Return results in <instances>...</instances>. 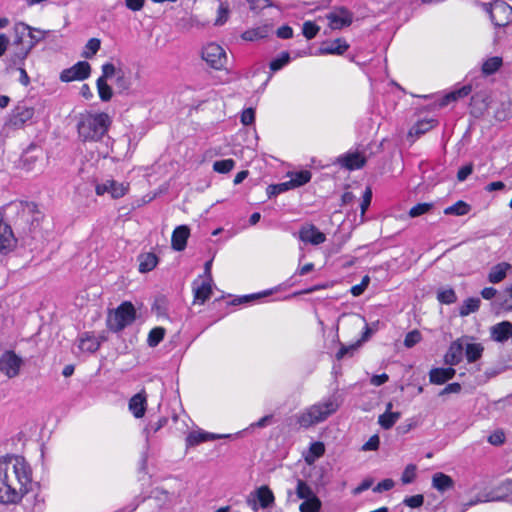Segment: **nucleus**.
Returning <instances> with one entry per match:
<instances>
[{"label":"nucleus","mask_w":512,"mask_h":512,"mask_svg":"<svg viewBox=\"0 0 512 512\" xmlns=\"http://www.w3.org/2000/svg\"><path fill=\"white\" fill-rule=\"evenodd\" d=\"M32 484V470L21 456L0 458V503L16 504L28 493Z\"/></svg>","instance_id":"1"},{"label":"nucleus","mask_w":512,"mask_h":512,"mask_svg":"<svg viewBox=\"0 0 512 512\" xmlns=\"http://www.w3.org/2000/svg\"><path fill=\"white\" fill-rule=\"evenodd\" d=\"M339 407L338 398L329 396L299 412L296 415L297 423L302 428H310L328 419Z\"/></svg>","instance_id":"2"},{"label":"nucleus","mask_w":512,"mask_h":512,"mask_svg":"<svg viewBox=\"0 0 512 512\" xmlns=\"http://www.w3.org/2000/svg\"><path fill=\"white\" fill-rule=\"evenodd\" d=\"M111 122L106 113L87 114L78 123L79 137L83 141H99L107 133Z\"/></svg>","instance_id":"3"},{"label":"nucleus","mask_w":512,"mask_h":512,"mask_svg":"<svg viewBox=\"0 0 512 512\" xmlns=\"http://www.w3.org/2000/svg\"><path fill=\"white\" fill-rule=\"evenodd\" d=\"M136 311L130 302H123L108 315L107 324L110 330L118 332L131 324L135 319Z\"/></svg>","instance_id":"4"},{"label":"nucleus","mask_w":512,"mask_h":512,"mask_svg":"<svg viewBox=\"0 0 512 512\" xmlns=\"http://www.w3.org/2000/svg\"><path fill=\"white\" fill-rule=\"evenodd\" d=\"M23 365L22 357L12 350L4 351L0 356V372L9 379L17 377Z\"/></svg>","instance_id":"5"},{"label":"nucleus","mask_w":512,"mask_h":512,"mask_svg":"<svg viewBox=\"0 0 512 512\" xmlns=\"http://www.w3.org/2000/svg\"><path fill=\"white\" fill-rule=\"evenodd\" d=\"M488 13L495 27L507 28L512 24V7L504 1H495Z\"/></svg>","instance_id":"6"},{"label":"nucleus","mask_w":512,"mask_h":512,"mask_svg":"<svg viewBox=\"0 0 512 512\" xmlns=\"http://www.w3.org/2000/svg\"><path fill=\"white\" fill-rule=\"evenodd\" d=\"M202 59L213 69L221 70L227 63L225 50L216 43L207 44L202 50Z\"/></svg>","instance_id":"7"},{"label":"nucleus","mask_w":512,"mask_h":512,"mask_svg":"<svg viewBox=\"0 0 512 512\" xmlns=\"http://www.w3.org/2000/svg\"><path fill=\"white\" fill-rule=\"evenodd\" d=\"M34 114L35 110L32 106L26 102H19L9 116L8 125L15 129L23 128L32 121Z\"/></svg>","instance_id":"8"},{"label":"nucleus","mask_w":512,"mask_h":512,"mask_svg":"<svg viewBox=\"0 0 512 512\" xmlns=\"http://www.w3.org/2000/svg\"><path fill=\"white\" fill-rule=\"evenodd\" d=\"M91 73V66L86 61H79L68 69H64L60 74L62 82L81 81L87 79Z\"/></svg>","instance_id":"9"},{"label":"nucleus","mask_w":512,"mask_h":512,"mask_svg":"<svg viewBox=\"0 0 512 512\" xmlns=\"http://www.w3.org/2000/svg\"><path fill=\"white\" fill-rule=\"evenodd\" d=\"M96 194L99 196L108 193L112 198L118 199L123 197L128 191V185L108 179L101 184H97L95 188Z\"/></svg>","instance_id":"10"},{"label":"nucleus","mask_w":512,"mask_h":512,"mask_svg":"<svg viewBox=\"0 0 512 512\" xmlns=\"http://www.w3.org/2000/svg\"><path fill=\"white\" fill-rule=\"evenodd\" d=\"M366 161L365 153L360 151H349L337 159L338 164L347 170L360 169L366 164Z\"/></svg>","instance_id":"11"},{"label":"nucleus","mask_w":512,"mask_h":512,"mask_svg":"<svg viewBox=\"0 0 512 512\" xmlns=\"http://www.w3.org/2000/svg\"><path fill=\"white\" fill-rule=\"evenodd\" d=\"M274 500L273 492L267 486H261L249 496L247 503L252 509L256 510V501L259 502L261 508H268L273 505Z\"/></svg>","instance_id":"12"},{"label":"nucleus","mask_w":512,"mask_h":512,"mask_svg":"<svg viewBox=\"0 0 512 512\" xmlns=\"http://www.w3.org/2000/svg\"><path fill=\"white\" fill-rule=\"evenodd\" d=\"M16 238L11 226L4 221L3 213L0 211V253H6L13 249Z\"/></svg>","instance_id":"13"},{"label":"nucleus","mask_w":512,"mask_h":512,"mask_svg":"<svg viewBox=\"0 0 512 512\" xmlns=\"http://www.w3.org/2000/svg\"><path fill=\"white\" fill-rule=\"evenodd\" d=\"M299 239L304 243L319 245L325 242L326 235L313 224H305L299 230Z\"/></svg>","instance_id":"14"},{"label":"nucleus","mask_w":512,"mask_h":512,"mask_svg":"<svg viewBox=\"0 0 512 512\" xmlns=\"http://www.w3.org/2000/svg\"><path fill=\"white\" fill-rule=\"evenodd\" d=\"M331 29L337 30L349 26L352 23V14L346 8H338L327 15Z\"/></svg>","instance_id":"15"},{"label":"nucleus","mask_w":512,"mask_h":512,"mask_svg":"<svg viewBox=\"0 0 512 512\" xmlns=\"http://www.w3.org/2000/svg\"><path fill=\"white\" fill-rule=\"evenodd\" d=\"M15 30L17 33H21V34H23L25 31L28 32V37L30 38V42L27 47L30 50H32L40 41L45 39V37L50 33V31L33 28L23 22L17 23L15 26Z\"/></svg>","instance_id":"16"},{"label":"nucleus","mask_w":512,"mask_h":512,"mask_svg":"<svg viewBox=\"0 0 512 512\" xmlns=\"http://www.w3.org/2000/svg\"><path fill=\"white\" fill-rule=\"evenodd\" d=\"M463 355H464L463 339H457L450 344L448 351L446 352V354L444 356V361L446 364H448L450 366H456L462 361Z\"/></svg>","instance_id":"17"},{"label":"nucleus","mask_w":512,"mask_h":512,"mask_svg":"<svg viewBox=\"0 0 512 512\" xmlns=\"http://www.w3.org/2000/svg\"><path fill=\"white\" fill-rule=\"evenodd\" d=\"M491 339L503 343L512 337V323L509 321H502L493 325L490 328Z\"/></svg>","instance_id":"18"},{"label":"nucleus","mask_w":512,"mask_h":512,"mask_svg":"<svg viewBox=\"0 0 512 512\" xmlns=\"http://www.w3.org/2000/svg\"><path fill=\"white\" fill-rule=\"evenodd\" d=\"M211 279H207L198 284L197 281L193 282V293L194 300L200 304H203L206 300H208L212 294V285Z\"/></svg>","instance_id":"19"},{"label":"nucleus","mask_w":512,"mask_h":512,"mask_svg":"<svg viewBox=\"0 0 512 512\" xmlns=\"http://www.w3.org/2000/svg\"><path fill=\"white\" fill-rule=\"evenodd\" d=\"M455 369L448 368H433L429 372V380L432 384L441 385L451 380L455 376Z\"/></svg>","instance_id":"20"},{"label":"nucleus","mask_w":512,"mask_h":512,"mask_svg":"<svg viewBox=\"0 0 512 512\" xmlns=\"http://www.w3.org/2000/svg\"><path fill=\"white\" fill-rule=\"evenodd\" d=\"M146 406L147 399L144 391L135 394L129 401V410L136 418L144 416Z\"/></svg>","instance_id":"21"},{"label":"nucleus","mask_w":512,"mask_h":512,"mask_svg":"<svg viewBox=\"0 0 512 512\" xmlns=\"http://www.w3.org/2000/svg\"><path fill=\"white\" fill-rule=\"evenodd\" d=\"M190 230L187 226H178L172 234V248L176 251H182L185 249Z\"/></svg>","instance_id":"22"},{"label":"nucleus","mask_w":512,"mask_h":512,"mask_svg":"<svg viewBox=\"0 0 512 512\" xmlns=\"http://www.w3.org/2000/svg\"><path fill=\"white\" fill-rule=\"evenodd\" d=\"M512 269V265L507 262H501L494 265L488 274V281L493 284L500 283L505 279L507 273Z\"/></svg>","instance_id":"23"},{"label":"nucleus","mask_w":512,"mask_h":512,"mask_svg":"<svg viewBox=\"0 0 512 512\" xmlns=\"http://www.w3.org/2000/svg\"><path fill=\"white\" fill-rule=\"evenodd\" d=\"M432 487L443 493L454 487V481L449 475L437 472L432 476Z\"/></svg>","instance_id":"24"},{"label":"nucleus","mask_w":512,"mask_h":512,"mask_svg":"<svg viewBox=\"0 0 512 512\" xmlns=\"http://www.w3.org/2000/svg\"><path fill=\"white\" fill-rule=\"evenodd\" d=\"M349 48V45L347 42L341 38H338L332 42L325 43L322 45V47L319 49L320 54H337L341 55L347 49Z\"/></svg>","instance_id":"25"},{"label":"nucleus","mask_w":512,"mask_h":512,"mask_svg":"<svg viewBox=\"0 0 512 512\" xmlns=\"http://www.w3.org/2000/svg\"><path fill=\"white\" fill-rule=\"evenodd\" d=\"M221 437H222L221 435L208 433V432H204V431H193L188 434V436L186 438V444H187V446H196L200 443L212 441L215 439H219Z\"/></svg>","instance_id":"26"},{"label":"nucleus","mask_w":512,"mask_h":512,"mask_svg":"<svg viewBox=\"0 0 512 512\" xmlns=\"http://www.w3.org/2000/svg\"><path fill=\"white\" fill-rule=\"evenodd\" d=\"M470 92H471V86L464 85L461 88L451 91V92L447 93L446 95H444L443 97H441L439 99V106L440 107L447 106L450 103H452L460 98L466 97L467 95L470 94Z\"/></svg>","instance_id":"27"},{"label":"nucleus","mask_w":512,"mask_h":512,"mask_svg":"<svg viewBox=\"0 0 512 512\" xmlns=\"http://www.w3.org/2000/svg\"><path fill=\"white\" fill-rule=\"evenodd\" d=\"M392 403L389 402L386 407L385 413L379 416L378 422L384 429H390L399 420L401 414L399 412H392Z\"/></svg>","instance_id":"28"},{"label":"nucleus","mask_w":512,"mask_h":512,"mask_svg":"<svg viewBox=\"0 0 512 512\" xmlns=\"http://www.w3.org/2000/svg\"><path fill=\"white\" fill-rule=\"evenodd\" d=\"M139 271L141 273H147L152 271L158 264V258L154 253H144L139 255Z\"/></svg>","instance_id":"29"},{"label":"nucleus","mask_w":512,"mask_h":512,"mask_svg":"<svg viewBox=\"0 0 512 512\" xmlns=\"http://www.w3.org/2000/svg\"><path fill=\"white\" fill-rule=\"evenodd\" d=\"M484 347L480 343L464 344V353L468 363H474L482 357Z\"/></svg>","instance_id":"30"},{"label":"nucleus","mask_w":512,"mask_h":512,"mask_svg":"<svg viewBox=\"0 0 512 512\" xmlns=\"http://www.w3.org/2000/svg\"><path fill=\"white\" fill-rule=\"evenodd\" d=\"M324 453H325V446H324V444L322 442H319V441L318 442H313L310 445L308 452L304 456L305 462L308 465H312V464L315 463V461L318 458L323 456Z\"/></svg>","instance_id":"31"},{"label":"nucleus","mask_w":512,"mask_h":512,"mask_svg":"<svg viewBox=\"0 0 512 512\" xmlns=\"http://www.w3.org/2000/svg\"><path fill=\"white\" fill-rule=\"evenodd\" d=\"M295 493L298 499H310L317 497L312 487L303 479H297Z\"/></svg>","instance_id":"32"},{"label":"nucleus","mask_w":512,"mask_h":512,"mask_svg":"<svg viewBox=\"0 0 512 512\" xmlns=\"http://www.w3.org/2000/svg\"><path fill=\"white\" fill-rule=\"evenodd\" d=\"M436 124L434 119L418 121L409 131L410 136H421L431 130Z\"/></svg>","instance_id":"33"},{"label":"nucleus","mask_w":512,"mask_h":512,"mask_svg":"<svg viewBox=\"0 0 512 512\" xmlns=\"http://www.w3.org/2000/svg\"><path fill=\"white\" fill-rule=\"evenodd\" d=\"M79 348L82 351L92 353L99 348V342L94 336L85 334L79 339Z\"/></svg>","instance_id":"34"},{"label":"nucleus","mask_w":512,"mask_h":512,"mask_svg":"<svg viewBox=\"0 0 512 512\" xmlns=\"http://www.w3.org/2000/svg\"><path fill=\"white\" fill-rule=\"evenodd\" d=\"M100 47H101V40L98 38H91L86 43L81 55L85 59H91L100 50Z\"/></svg>","instance_id":"35"},{"label":"nucleus","mask_w":512,"mask_h":512,"mask_svg":"<svg viewBox=\"0 0 512 512\" xmlns=\"http://www.w3.org/2000/svg\"><path fill=\"white\" fill-rule=\"evenodd\" d=\"M480 307L479 298H468L466 299L459 309V314L462 317L468 316L469 314L476 312Z\"/></svg>","instance_id":"36"},{"label":"nucleus","mask_w":512,"mask_h":512,"mask_svg":"<svg viewBox=\"0 0 512 512\" xmlns=\"http://www.w3.org/2000/svg\"><path fill=\"white\" fill-rule=\"evenodd\" d=\"M322 507V502L319 497H313L310 499H305L299 506L300 512H320Z\"/></svg>","instance_id":"37"},{"label":"nucleus","mask_w":512,"mask_h":512,"mask_svg":"<svg viewBox=\"0 0 512 512\" xmlns=\"http://www.w3.org/2000/svg\"><path fill=\"white\" fill-rule=\"evenodd\" d=\"M502 66V58L501 57H490L484 61L482 65V72L485 75H491L495 73Z\"/></svg>","instance_id":"38"},{"label":"nucleus","mask_w":512,"mask_h":512,"mask_svg":"<svg viewBox=\"0 0 512 512\" xmlns=\"http://www.w3.org/2000/svg\"><path fill=\"white\" fill-rule=\"evenodd\" d=\"M470 211V206L464 201H458L455 204L445 208L446 215H466Z\"/></svg>","instance_id":"39"},{"label":"nucleus","mask_w":512,"mask_h":512,"mask_svg":"<svg viewBox=\"0 0 512 512\" xmlns=\"http://www.w3.org/2000/svg\"><path fill=\"white\" fill-rule=\"evenodd\" d=\"M311 179V173L308 170H303L299 172H295L291 174L290 181L293 184L294 188L300 187L306 183H308Z\"/></svg>","instance_id":"40"},{"label":"nucleus","mask_w":512,"mask_h":512,"mask_svg":"<svg viewBox=\"0 0 512 512\" xmlns=\"http://www.w3.org/2000/svg\"><path fill=\"white\" fill-rule=\"evenodd\" d=\"M164 336L165 329L163 327H155L149 332L147 343L150 347H156L163 340Z\"/></svg>","instance_id":"41"},{"label":"nucleus","mask_w":512,"mask_h":512,"mask_svg":"<svg viewBox=\"0 0 512 512\" xmlns=\"http://www.w3.org/2000/svg\"><path fill=\"white\" fill-rule=\"evenodd\" d=\"M99 97L102 101H109L112 98V88L107 84V81L97 79L96 82Z\"/></svg>","instance_id":"42"},{"label":"nucleus","mask_w":512,"mask_h":512,"mask_svg":"<svg viewBox=\"0 0 512 512\" xmlns=\"http://www.w3.org/2000/svg\"><path fill=\"white\" fill-rule=\"evenodd\" d=\"M229 11V4L227 2H220L217 11V18L214 24L216 26H222L223 24H225L229 17Z\"/></svg>","instance_id":"43"},{"label":"nucleus","mask_w":512,"mask_h":512,"mask_svg":"<svg viewBox=\"0 0 512 512\" xmlns=\"http://www.w3.org/2000/svg\"><path fill=\"white\" fill-rule=\"evenodd\" d=\"M417 477V467L414 464H408L402 475H401V482L404 485L411 484L414 482V480Z\"/></svg>","instance_id":"44"},{"label":"nucleus","mask_w":512,"mask_h":512,"mask_svg":"<svg viewBox=\"0 0 512 512\" xmlns=\"http://www.w3.org/2000/svg\"><path fill=\"white\" fill-rule=\"evenodd\" d=\"M289 62L290 54L288 52H282L279 57L270 62L269 66L272 72H276L286 66Z\"/></svg>","instance_id":"45"},{"label":"nucleus","mask_w":512,"mask_h":512,"mask_svg":"<svg viewBox=\"0 0 512 512\" xmlns=\"http://www.w3.org/2000/svg\"><path fill=\"white\" fill-rule=\"evenodd\" d=\"M266 33L267 31L265 27H258L245 31L242 34V38L246 41H255L257 39L264 38Z\"/></svg>","instance_id":"46"},{"label":"nucleus","mask_w":512,"mask_h":512,"mask_svg":"<svg viewBox=\"0 0 512 512\" xmlns=\"http://www.w3.org/2000/svg\"><path fill=\"white\" fill-rule=\"evenodd\" d=\"M235 165L233 159H224L214 162L213 169L218 173H228Z\"/></svg>","instance_id":"47"},{"label":"nucleus","mask_w":512,"mask_h":512,"mask_svg":"<svg viewBox=\"0 0 512 512\" xmlns=\"http://www.w3.org/2000/svg\"><path fill=\"white\" fill-rule=\"evenodd\" d=\"M437 299L443 304H452L457 300L453 289H444L438 292Z\"/></svg>","instance_id":"48"},{"label":"nucleus","mask_w":512,"mask_h":512,"mask_svg":"<svg viewBox=\"0 0 512 512\" xmlns=\"http://www.w3.org/2000/svg\"><path fill=\"white\" fill-rule=\"evenodd\" d=\"M431 208H432L431 203H419V204L413 206L409 210V216L412 218L421 216V215L427 213L428 211H430Z\"/></svg>","instance_id":"49"},{"label":"nucleus","mask_w":512,"mask_h":512,"mask_svg":"<svg viewBox=\"0 0 512 512\" xmlns=\"http://www.w3.org/2000/svg\"><path fill=\"white\" fill-rule=\"evenodd\" d=\"M318 31H319V27L315 23H313L311 21L304 22L302 32H303V35L308 40L313 39L317 35Z\"/></svg>","instance_id":"50"},{"label":"nucleus","mask_w":512,"mask_h":512,"mask_svg":"<svg viewBox=\"0 0 512 512\" xmlns=\"http://www.w3.org/2000/svg\"><path fill=\"white\" fill-rule=\"evenodd\" d=\"M422 339L421 333L418 330H413L407 333L404 339V345L407 348H411L417 343H419Z\"/></svg>","instance_id":"51"},{"label":"nucleus","mask_w":512,"mask_h":512,"mask_svg":"<svg viewBox=\"0 0 512 512\" xmlns=\"http://www.w3.org/2000/svg\"><path fill=\"white\" fill-rule=\"evenodd\" d=\"M30 49L27 47L24 50H21L20 52L15 53L11 58V64L10 66H23L24 61L27 58L28 54L30 53Z\"/></svg>","instance_id":"52"},{"label":"nucleus","mask_w":512,"mask_h":512,"mask_svg":"<svg viewBox=\"0 0 512 512\" xmlns=\"http://www.w3.org/2000/svg\"><path fill=\"white\" fill-rule=\"evenodd\" d=\"M424 503V497L421 494L408 496L403 500V504L410 508H419Z\"/></svg>","instance_id":"53"},{"label":"nucleus","mask_w":512,"mask_h":512,"mask_svg":"<svg viewBox=\"0 0 512 512\" xmlns=\"http://www.w3.org/2000/svg\"><path fill=\"white\" fill-rule=\"evenodd\" d=\"M102 75L98 79L107 81L116 74V68L112 63H105L101 67Z\"/></svg>","instance_id":"54"},{"label":"nucleus","mask_w":512,"mask_h":512,"mask_svg":"<svg viewBox=\"0 0 512 512\" xmlns=\"http://www.w3.org/2000/svg\"><path fill=\"white\" fill-rule=\"evenodd\" d=\"M488 442L492 445L498 446L505 442V434L502 430H496L488 437Z\"/></svg>","instance_id":"55"},{"label":"nucleus","mask_w":512,"mask_h":512,"mask_svg":"<svg viewBox=\"0 0 512 512\" xmlns=\"http://www.w3.org/2000/svg\"><path fill=\"white\" fill-rule=\"evenodd\" d=\"M371 200H372V190L370 187H367L363 193L362 202L360 205L362 216L365 214L367 208L369 207Z\"/></svg>","instance_id":"56"},{"label":"nucleus","mask_w":512,"mask_h":512,"mask_svg":"<svg viewBox=\"0 0 512 512\" xmlns=\"http://www.w3.org/2000/svg\"><path fill=\"white\" fill-rule=\"evenodd\" d=\"M255 120V111L253 108L245 109L241 114V123L243 125H251Z\"/></svg>","instance_id":"57"},{"label":"nucleus","mask_w":512,"mask_h":512,"mask_svg":"<svg viewBox=\"0 0 512 512\" xmlns=\"http://www.w3.org/2000/svg\"><path fill=\"white\" fill-rule=\"evenodd\" d=\"M380 444L379 437L377 435H373L369 438V440L362 446V450L364 451H374L377 450Z\"/></svg>","instance_id":"58"},{"label":"nucleus","mask_w":512,"mask_h":512,"mask_svg":"<svg viewBox=\"0 0 512 512\" xmlns=\"http://www.w3.org/2000/svg\"><path fill=\"white\" fill-rule=\"evenodd\" d=\"M394 487V481L392 479H384L379 482L374 488L373 491L380 493L383 491H388Z\"/></svg>","instance_id":"59"},{"label":"nucleus","mask_w":512,"mask_h":512,"mask_svg":"<svg viewBox=\"0 0 512 512\" xmlns=\"http://www.w3.org/2000/svg\"><path fill=\"white\" fill-rule=\"evenodd\" d=\"M473 171V165L467 164L462 166L457 173V179L458 181L462 182L467 179V177L472 173Z\"/></svg>","instance_id":"60"},{"label":"nucleus","mask_w":512,"mask_h":512,"mask_svg":"<svg viewBox=\"0 0 512 512\" xmlns=\"http://www.w3.org/2000/svg\"><path fill=\"white\" fill-rule=\"evenodd\" d=\"M277 36L281 39H290L293 37V29L288 25L281 26L277 29Z\"/></svg>","instance_id":"61"},{"label":"nucleus","mask_w":512,"mask_h":512,"mask_svg":"<svg viewBox=\"0 0 512 512\" xmlns=\"http://www.w3.org/2000/svg\"><path fill=\"white\" fill-rule=\"evenodd\" d=\"M290 189H294L293 184L290 180L276 184V185L269 186V190H277V192H281V193L286 192Z\"/></svg>","instance_id":"62"},{"label":"nucleus","mask_w":512,"mask_h":512,"mask_svg":"<svg viewBox=\"0 0 512 512\" xmlns=\"http://www.w3.org/2000/svg\"><path fill=\"white\" fill-rule=\"evenodd\" d=\"M389 380V376L386 373L380 375H373L370 379V383L374 386H381Z\"/></svg>","instance_id":"63"},{"label":"nucleus","mask_w":512,"mask_h":512,"mask_svg":"<svg viewBox=\"0 0 512 512\" xmlns=\"http://www.w3.org/2000/svg\"><path fill=\"white\" fill-rule=\"evenodd\" d=\"M461 391V385L459 383H451L448 384L444 389L439 393L440 396L450 393H459Z\"/></svg>","instance_id":"64"}]
</instances>
